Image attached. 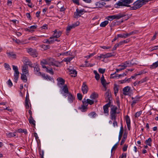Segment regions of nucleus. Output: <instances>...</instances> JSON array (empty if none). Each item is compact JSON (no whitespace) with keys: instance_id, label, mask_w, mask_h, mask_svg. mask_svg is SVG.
<instances>
[{"instance_id":"f257e3e1","label":"nucleus","mask_w":158,"mask_h":158,"mask_svg":"<svg viewBox=\"0 0 158 158\" xmlns=\"http://www.w3.org/2000/svg\"><path fill=\"white\" fill-rule=\"evenodd\" d=\"M56 80L57 85L60 88V91L64 96L66 97L69 93L68 89L66 85H65V80L61 77H58Z\"/></svg>"},{"instance_id":"f03ea898","label":"nucleus","mask_w":158,"mask_h":158,"mask_svg":"<svg viewBox=\"0 0 158 158\" xmlns=\"http://www.w3.org/2000/svg\"><path fill=\"white\" fill-rule=\"evenodd\" d=\"M79 24V22H77L74 23L72 24H68L66 28V34L67 35H69V31L72 29L75 28L76 27H77Z\"/></svg>"},{"instance_id":"7ed1b4c3","label":"nucleus","mask_w":158,"mask_h":158,"mask_svg":"<svg viewBox=\"0 0 158 158\" xmlns=\"http://www.w3.org/2000/svg\"><path fill=\"white\" fill-rule=\"evenodd\" d=\"M86 11L83 9H77L76 11L74 13V17L75 18H77L80 17L82 15H83Z\"/></svg>"},{"instance_id":"20e7f679","label":"nucleus","mask_w":158,"mask_h":158,"mask_svg":"<svg viewBox=\"0 0 158 158\" xmlns=\"http://www.w3.org/2000/svg\"><path fill=\"white\" fill-rule=\"evenodd\" d=\"M48 64L49 65L54 66L56 67H58L60 64L59 62L55 60L52 58H48Z\"/></svg>"},{"instance_id":"39448f33","label":"nucleus","mask_w":158,"mask_h":158,"mask_svg":"<svg viewBox=\"0 0 158 158\" xmlns=\"http://www.w3.org/2000/svg\"><path fill=\"white\" fill-rule=\"evenodd\" d=\"M13 69L14 71V78L15 82H17V81L18 79L19 72L18 71V69L17 66L14 65H12Z\"/></svg>"},{"instance_id":"423d86ee","label":"nucleus","mask_w":158,"mask_h":158,"mask_svg":"<svg viewBox=\"0 0 158 158\" xmlns=\"http://www.w3.org/2000/svg\"><path fill=\"white\" fill-rule=\"evenodd\" d=\"M27 52L34 57H36L38 55L37 52L35 49L30 48L27 49Z\"/></svg>"},{"instance_id":"0eeeda50","label":"nucleus","mask_w":158,"mask_h":158,"mask_svg":"<svg viewBox=\"0 0 158 158\" xmlns=\"http://www.w3.org/2000/svg\"><path fill=\"white\" fill-rule=\"evenodd\" d=\"M131 87L129 86H127L123 89V94L125 95L130 96L131 95Z\"/></svg>"},{"instance_id":"6e6552de","label":"nucleus","mask_w":158,"mask_h":158,"mask_svg":"<svg viewBox=\"0 0 158 158\" xmlns=\"http://www.w3.org/2000/svg\"><path fill=\"white\" fill-rule=\"evenodd\" d=\"M110 103L111 102H109L107 104H106L103 106L104 113V114H107V115H109L108 108L110 106Z\"/></svg>"},{"instance_id":"1a4fd4ad","label":"nucleus","mask_w":158,"mask_h":158,"mask_svg":"<svg viewBox=\"0 0 158 158\" xmlns=\"http://www.w3.org/2000/svg\"><path fill=\"white\" fill-rule=\"evenodd\" d=\"M29 103H30V100L29 98V94L27 93V95L25 98V106L26 109H29Z\"/></svg>"},{"instance_id":"9d476101","label":"nucleus","mask_w":158,"mask_h":158,"mask_svg":"<svg viewBox=\"0 0 158 158\" xmlns=\"http://www.w3.org/2000/svg\"><path fill=\"white\" fill-rule=\"evenodd\" d=\"M81 89L84 94H86L88 90V87L85 82L83 83Z\"/></svg>"},{"instance_id":"9b49d317","label":"nucleus","mask_w":158,"mask_h":158,"mask_svg":"<svg viewBox=\"0 0 158 158\" xmlns=\"http://www.w3.org/2000/svg\"><path fill=\"white\" fill-rule=\"evenodd\" d=\"M54 33L53 35V36L55 38H57L59 37L61 35L62 32L60 31H57V30L56 29L53 31Z\"/></svg>"},{"instance_id":"f8f14e48","label":"nucleus","mask_w":158,"mask_h":158,"mask_svg":"<svg viewBox=\"0 0 158 158\" xmlns=\"http://www.w3.org/2000/svg\"><path fill=\"white\" fill-rule=\"evenodd\" d=\"M67 95V96H68V100L69 102L70 103H73L75 99L74 97L71 93H68Z\"/></svg>"},{"instance_id":"ddd939ff","label":"nucleus","mask_w":158,"mask_h":158,"mask_svg":"<svg viewBox=\"0 0 158 158\" xmlns=\"http://www.w3.org/2000/svg\"><path fill=\"white\" fill-rule=\"evenodd\" d=\"M125 119L128 129L129 130H130L131 127V121L128 115H127L125 117Z\"/></svg>"},{"instance_id":"4468645a","label":"nucleus","mask_w":158,"mask_h":158,"mask_svg":"<svg viewBox=\"0 0 158 158\" xmlns=\"http://www.w3.org/2000/svg\"><path fill=\"white\" fill-rule=\"evenodd\" d=\"M114 15V19H119L125 16L126 15L124 13H120L117 15Z\"/></svg>"},{"instance_id":"2eb2a0df","label":"nucleus","mask_w":158,"mask_h":158,"mask_svg":"<svg viewBox=\"0 0 158 158\" xmlns=\"http://www.w3.org/2000/svg\"><path fill=\"white\" fill-rule=\"evenodd\" d=\"M115 7L116 8H119L120 6H126V5L123 2V0H120L115 4Z\"/></svg>"},{"instance_id":"dca6fc26","label":"nucleus","mask_w":158,"mask_h":158,"mask_svg":"<svg viewBox=\"0 0 158 158\" xmlns=\"http://www.w3.org/2000/svg\"><path fill=\"white\" fill-rule=\"evenodd\" d=\"M34 70L35 73L36 75L40 76L41 75V73L40 72V68L37 65L34 67Z\"/></svg>"},{"instance_id":"f3484780","label":"nucleus","mask_w":158,"mask_h":158,"mask_svg":"<svg viewBox=\"0 0 158 158\" xmlns=\"http://www.w3.org/2000/svg\"><path fill=\"white\" fill-rule=\"evenodd\" d=\"M111 94H110L108 92H106L105 93V97L106 102H110V98H111Z\"/></svg>"},{"instance_id":"a211bd4d","label":"nucleus","mask_w":158,"mask_h":158,"mask_svg":"<svg viewBox=\"0 0 158 158\" xmlns=\"http://www.w3.org/2000/svg\"><path fill=\"white\" fill-rule=\"evenodd\" d=\"M106 4V3L104 2H101L99 1L95 3V5L96 7H94V8L98 7L100 8L102 7L103 6L105 5Z\"/></svg>"},{"instance_id":"6ab92c4d","label":"nucleus","mask_w":158,"mask_h":158,"mask_svg":"<svg viewBox=\"0 0 158 158\" xmlns=\"http://www.w3.org/2000/svg\"><path fill=\"white\" fill-rule=\"evenodd\" d=\"M123 132V126L122 125L120 128L118 136V142L121 140Z\"/></svg>"},{"instance_id":"aec40b11","label":"nucleus","mask_w":158,"mask_h":158,"mask_svg":"<svg viewBox=\"0 0 158 158\" xmlns=\"http://www.w3.org/2000/svg\"><path fill=\"white\" fill-rule=\"evenodd\" d=\"M28 121L29 123L33 125L34 127L35 126V121L33 119V118L32 116H31V117H29V118L28 119Z\"/></svg>"},{"instance_id":"412c9836","label":"nucleus","mask_w":158,"mask_h":158,"mask_svg":"<svg viewBox=\"0 0 158 158\" xmlns=\"http://www.w3.org/2000/svg\"><path fill=\"white\" fill-rule=\"evenodd\" d=\"M22 72L23 74H27L28 72L27 66L26 65L23 66L22 68Z\"/></svg>"},{"instance_id":"4be33fe9","label":"nucleus","mask_w":158,"mask_h":158,"mask_svg":"<svg viewBox=\"0 0 158 158\" xmlns=\"http://www.w3.org/2000/svg\"><path fill=\"white\" fill-rule=\"evenodd\" d=\"M139 97L137 96L134 98V99L132 103L131 104V106L132 107L139 101Z\"/></svg>"},{"instance_id":"5701e85b","label":"nucleus","mask_w":158,"mask_h":158,"mask_svg":"<svg viewBox=\"0 0 158 158\" xmlns=\"http://www.w3.org/2000/svg\"><path fill=\"white\" fill-rule=\"evenodd\" d=\"M77 72L76 70H72L70 71V74L72 77H74L77 75Z\"/></svg>"},{"instance_id":"b1692460","label":"nucleus","mask_w":158,"mask_h":158,"mask_svg":"<svg viewBox=\"0 0 158 158\" xmlns=\"http://www.w3.org/2000/svg\"><path fill=\"white\" fill-rule=\"evenodd\" d=\"M98 94L94 92L91 94L90 96V98L92 99H95L98 98Z\"/></svg>"},{"instance_id":"393cba45","label":"nucleus","mask_w":158,"mask_h":158,"mask_svg":"<svg viewBox=\"0 0 158 158\" xmlns=\"http://www.w3.org/2000/svg\"><path fill=\"white\" fill-rule=\"evenodd\" d=\"M117 110V107L115 106L111 105V111L110 113H116V110Z\"/></svg>"},{"instance_id":"a878e982","label":"nucleus","mask_w":158,"mask_h":158,"mask_svg":"<svg viewBox=\"0 0 158 158\" xmlns=\"http://www.w3.org/2000/svg\"><path fill=\"white\" fill-rule=\"evenodd\" d=\"M118 37L121 38H125L128 37V35L127 33H124L123 34H118L117 35Z\"/></svg>"},{"instance_id":"bb28decb","label":"nucleus","mask_w":158,"mask_h":158,"mask_svg":"<svg viewBox=\"0 0 158 158\" xmlns=\"http://www.w3.org/2000/svg\"><path fill=\"white\" fill-rule=\"evenodd\" d=\"M26 74L23 73L21 74V79L24 82H26L27 81V78Z\"/></svg>"},{"instance_id":"cd10ccee","label":"nucleus","mask_w":158,"mask_h":158,"mask_svg":"<svg viewBox=\"0 0 158 158\" xmlns=\"http://www.w3.org/2000/svg\"><path fill=\"white\" fill-rule=\"evenodd\" d=\"M7 54H8V56L9 57L13 59H16V55L13 52H9L7 53Z\"/></svg>"},{"instance_id":"c85d7f7f","label":"nucleus","mask_w":158,"mask_h":158,"mask_svg":"<svg viewBox=\"0 0 158 158\" xmlns=\"http://www.w3.org/2000/svg\"><path fill=\"white\" fill-rule=\"evenodd\" d=\"M158 66V60L153 63L150 66V68L151 69H155Z\"/></svg>"},{"instance_id":"c756f323","label":"nucleus","mask_w":158,"mask_h":158,"mask_svg":"<svg viewBox=\"0 0 158 158\" xmlns=\"http://www.w3.org/2000/svg\"><path fill=\"white\" fill-rule=\"evenodd\" d=\"M12 40L13 41L15 42L16 43L20 45L23 44V43L22 41H21L20 40L17 39L16 38L13 39Z\"/></svg>"},{"instance_id":"7c9ffc66","label":"nucleus","mask_w":158,"mask_h":158,"mask_svg":"<svg viewBox=\"0 0 158 158\" xmlns=\"http://www.w3.org/2000/svg\"><path fill=\"white\" fill-rule=\"evenodd\" d=\"M116 113H110V119L111 120H116Z\"/></svg>"},{"instance_id":"2f4dec72","label":"nucleus","mask_w":158,"mask_h":158,"mask_svg":"<svg viewBox=\"0 0 158 158\" xmlns=\"http://www.w3.org/2000/svg\"><path fill=\"white\" fill-rule=\"evenodd\" d=\"M109 23L108 20L102 22L100 24V26L101 27H105Z\"/></svg>"},{"instance_id":"473e14b6","label":"nucleus","mask_w":158,"mask_h":158,"mask_svg":"<svg viewBox=\"0 0 158 158\" xmlns=\"http://www.w3.org/2000/svg\"><path fill=\"white\" fill-rule=\"evenodd\" d=\"M6 135L7 137L11 138L16 136L15 133L9 132L6 133Z\"/></svg>"},{"instance_id":"72a5a7b5","label":"nucleus","mask_w":158,"mask_h":158,"mask_svg":"<svg viewBox=\"0 0 158 158\" xmlns=\"http://www.w3.org/2000/svg\"><path fill=\"white\" fill-rule=\"evenodd\" d=\"M94 73L95 74V78L97 80H98L100 79V76L96 70H94Z\"/></svg>"},{"instance_id":"f704fd0d","label":"nucleus","mask_w":158,"mask_h":158,"mask_svg":"<svg viewBox=\"0 0 158 158\" xmlns=\"http://www.w3.org/2000/svg\"><path fill=\"white\" fill-rule=\"evenodd\" d=\"M41 65L48 64V58L45 59H43L40 61Z\"/></svg>"},{"instance_id":"c9c22d12","label":"nucleus","mask_w":158,"mask_h":158,"mask_svg":"<svg viewBox=\"0 0 158 158\" xmlns=\"http://www.w3.org/2000/svg\"><path fill=\"white\" fill-rule=\"evenodd\" d=\"M126 64H127V67H131L132 66L136 64V63H132L131 61H126Z\"/></svg>"},{"instance_id":"e433bc0d","label":"nucleus","mask_w":158,"mask_h":158,"mask_svg":"<svg viewBox=\"0 0 158 158\" xmlns=\"http://www.w3.org/2000/svg\"><path fill=\"white\" fill-rule=\"evenodd\" d=\"M40 47L44 50H46L50 48V46L49 45L42 44L40 46Z\"/></svg>"},{"instance_id":"4c0bfd02","label":"nucleus","mask_w":158,"mask_h":158,"mask_svg":"<svg viewBox=\"0 0 158 158\" xmlns=\"http://www.w3.org/2000/svg\"><path fill=\"white\" fill-rule=\"evenodd\" d=\"M114 94L115 96L116 95V94L118 93V87L116 85H114Z\"/></svg>"},{"instance_id":"58836bf2","label":"nucleus","mask_w":158,"mask_h":158,"mask_svg":"<svg viewBox=\"0 0 158 158\" xmlns=\"http://www.w3.org/2000/svg\"><path fill=\"white\" fill-rule=\"evenodd\" d=\"M130 41V40L129 39H127L126 40H124L123 41H120L119 42V44L120 45H121L125 43H128Z\"/></svg>"},{"instance_id":"ea45409f","label":"nucleus","mask_w":158,"mask_h":158,"mask_svg":"<svg viewBox=\"0 0 158 158\" xmlns=\"http://www.w3.org/2000/svg\"><path fill=\"white\" fill-rule=\"evenodd\" d=\"M152 140L150 138H149L147 140H146L145 141V143L147 145L149 146H151V142Z\"/></svg>"},{"instance_id":"a19ab883","label":"nucleus","mask_w":158,"mask_h":158,"mask_svg":"<svg viewBox=\"0 0 158 158\" xmlns=\"http://www.w3.org/2000/svg\"><path fill=\"white\" fill-rule=\"evenodd\" d=\"M46 71L48 73L52 75L54 74L52 68H50L49 69H48V68H46Z\"/></svg>"},{"instance_id":"79ce46f5","label":"nucleus","mask_w":158,"mask_h":158,"mask_svg":"<svg viewBox=\"0 0 158 158\" xmlns=\"http://www.w3.org/2000/svg\"><path fill=\"white\" fill-rule=\"evenodd\" d=\"M29 108L28 109H29V110H28V112L30 115V117H31V116H32V112L31 110L32 107H31V104L30 103H29Z\"/></svg>"},{"instance_id":"37998d69","label":"nucleus","mask_w":158,"mask_h":158,"mask_svg":"<svg viewBox=\"0 0 158 158\" xmlns=\"http://www.w3.org/2000/svg\"><path fill=\"white\" fill-rule=\"evenodd\" d=\"M73 59V58L72 57H68L66 58H64V61L66 62H69Z\"/></svg>"},{"instance_id":"c03bdc74","label":"nucleus","mask_w":158,"mask_h":158,"mask_svg":"<svg viewBox=\"0 0 158 158\" xmlns=\"http://www.w3.org/2000/svg\"><path fill=\"white\" fill-rule=\"evenodd\" d=\"M54 37L52 36L50 37L49 38V44H51L53 43L55 41Z\"/></svg>"},{"instance_id":"a18cd8bd","label":"nucleus","mask_w":158,"mask_h":158,"mask_svg":"<svg viewBox=\"0 0 158 158\" xmlns=\"http://www.w3.org/2000/svg\"><path fill=\"white\" fill-rule=\"evenodd\" d=\"M80 109L82 112H85L86 110L87 107L82 105Z\"/></svg>"},{"instance_id":"49530a36","label":"nucleus","mask_w":158,"mask_h":158,"mask_svg":"<svg viewBox=\"0 0 158 158\" xmlns=\"http://www.w3.org/2000/svg\"><path fill=\"white\" fill-rule=\"evenodd\" d=\"M118 67H121L124 69L126 68L127 67V64H126V61L123 63L122 64H120L118 65Z\"/></svg>"},{"instance_id":"de8ad7c7","label":"nucleus","mask_w":158,"mask_h":158,"mask_svg":"<svg viewBox=\"0 0 158 158\" xmlns=\"http://www.w3.org/2000/svg\"><path fill=\"white\" fill-rule=\"evenodd\" d=\"M89 115L92 118H95L97 115V114L94 112H92L89 114Z\"/></svg>"},{"instance_id":"09e8293b","label":"nucleus","mask_w":158,"mask_h":158,"mask_svg":"<svg viewBox=\"0 0 158 158\" xmlns=\"http://www.w3.org/2000/svg\"><path fill=\"white\" fill-rule=\"evenodd\" d=\"M106 19L108 20L112 21L114 19V15H109L107 17Z\"/></svg>"},{"instance_id":"8fccbe9b","label":"nucleus","mask_w":158,"mask_h":158,"mask_svg":"<svg viewBox=\"0 0 158 158\" xmlns=\"http://www.w3.org/2000/svg\"><path fill=\"white\" fill-rule=\"evenodd\" d=\"M4 64V67L8 71L11 70V69L10 68V66L8 64L5 63Z\"/></svg>"},{"instance_id":"3c124183","label":"nucleus","mask_w":158,"mask_h":158,"mask_svg":"<svg viewBox=\"0 0 158 158\" xmlns=\"http://www.w3.org/2000/svg\"><path fill=\"white\" fill-rule=\"evenodd\" d=\"M82 105L85 106L87 107L88 104L87 101H86V100L85 98H84L82 101Z\"/></svg>"},{"instance_id":"603ef678","label":"nucleus","mask_w":158,"mask_h":158,"mask_svg":"<svg viewBox=\"0 0 158 158\" xmlns=\"http://www.w3.org/2000/svg\"><path fill=\"white\" fill-rule=\"evenodd\" d=\"M142 114V111H139L137 112L135 114V118H138L139 116H140V115L141 114Z\"/></svg>"},{"instance_id":"864d4df0","label":"nucleus","mask_w":158,"mask_h":158,"mask_svg":"<svg viewBox=\"0 0 158 158\" xmlns=\"http://www.w3.org/2000/svg\"><path fill=\"white\" fill-rule=\"evenodd\" d=\"M86 101H87L88 104H89L90 105H92L94 103V101L90 99H86Z\"/></svg>"},{"instance_id":"5fc2aeb1","label":"nucleus","mask_w":158,"mask_h":158,"mask_svg":"<svg viewBox=\"0 0 158 158\" xmlns=\"http://www.w3.org/2000/svg\"><path fill=\"white\" fill-rule=\"evenodd\" d=\"M98 58H99V59L101 58H106L105 54H101L99 56H98Z\"/></svg>"},{"instance_id":"6e6d98bb","label":"nucleus","mask_w":158,"mask_h":158,"mask_svg":"<svg viewBox=\"0 0 158 158\" xmlns=\"http://www.w3.org/2000/svg\"><path fill=\"white\" fill-rule=\"evenodd\" d=\"M106 58L111 57L113 56V55L111 53H108L105 54Z\"/></svg>"},{"instance_id":"4d7b16f0","label":"nucleus","mask_w":158,"mask_h":158,"mask_svg":"<svg viewBox=\"0 0 158 158\" xmlns=\"http://www.w3.org/2000/svg\"><path fill=\"white\" fill-rule=\"evenodd\" d=\"M41 158H44V152L43 150H40L39 152Z\"/></svg>"},{"instance_id":"13d9d810","label":"nucleus","mask_w":158,"mask_h":158,"mask_svg":"<svg viewBox=\"0 0 158 158\" xmlns=\"http://www.w3.org/2000/svg\"><path fill=\"white\" fill-rule=\"evenodd\" d=\"M7 83L8 85L10 87H11L13 85L10 79L7 81Z\"/></svg>"},{"instance_id":"bf43d9fd","label":"nucleus","mask_w":158,"mask_h":158,"mask_svg":"<svg viewBox=\"0 0 158 158\" xmlns=\"http://www.w3.org/2000/svg\"><path fill=\"white\" fill-rule=\"evenodd\" d=\"M18 131L19 133H26L27 131L25 129H19L18 130Z\"/></svg>"},{"instance_id":"052dcab7","label":"nucleus","mask_w":158,"mask_h":158,"mask_svg":"<svg viewBox=\"0 0 158 158\" xmlns=\"http://www.w3.org/2000/svg\"><path fill=\"white\" fill-rule=\"evenodd\" d=\"M136 31H133L130 32L129 33H127L128 36L129 37L131 35H135L136 33Z\"/></svg>"},{"instance_id":"680f3d73","label":"nucleus","mask_w":158,"mask_h":158,"mask_svg":"<svg viewBox=\"0 0 158 158\" xmlns=\"http://www.w3.org/2000/svg\"><path fill=\"white\" fill-rule=\"evenodd\" d=\"M78 99L79 100H81L82 99V96L81 94L78 93L77 94Z\"/></svg>"},{"instance_id":"e2e57ef3","label":"nucleus","mask_w":158,"mask_h":158,"mask_svg":"<svg viewBox=\"0 0 158 158\" xmlns=\"http://www.w3.org/2000/svg\"><path fill=\"white\" fill-rule=\"evenodd\" d=\"M105 69L102 68H99L98 69V71L100 73L103 74L105 72Z\"/></svg>"},{"instance_id":"0e129e2a","label":"nucleus","mask_w":158,"mask_h":158,"mask_svg":"<svg viewBox=\"0 0 158 158\" xmlns=\"http://www.w3.org/2000/svg\"><path fill=\"white\" fill-rule=\"evenodd\" d=\"M118 142H119L118 141L117 143H116L114 145V146L111 149V152L113 151L114 150H115L116 149V148L117 147V145H118Z\"/></svg>"},{"instance_id":"69168bd1","label":"nucleus","mask_w":158,"mask_h":158,"mask_svg":"<svg viewBox=\"0 0 158 158\" xmlns=\"http://www.w3.org/2000/svg\"><path fill=\"white\" fill-rule=\"evenodd\" d=\"M28 40H36L37 39L36 36L30 37L28 38Z\"/></svg>"},{"instance_id":"338daca9","label":"nucleus","mask_w":158,"mask_h":158,"mask_svg":"<svg viewBox=\"0 0 158 158\" xmlns=\"http://www.w3.org/2000/svg\"><path fill=\"white\" fill-rule=\"evenodd\" d=\"M128 147V145L125 144L123 148V152L126 151L127 150V148Z\"/></svg>"},{"instance_id":"774afa93","label":"nucleus","mask_w":158,"mask_h":158,"mask_svg":"<svg viewBox=\"0 0 158 158\" xmlns=\"http://www.w3.org/2000/svg\"><path fill=\"white\" fill-rule=\"evenodd\" d=\"M127 154L126 153H123L121 156H119V158H126Z\"/></svg>"}]
</instances>
